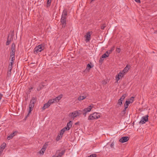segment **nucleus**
Returning a JSON list of instances; mask_svg holds the SVG:
<instances>
[{
	"mask_svg": "<svg viewBox=\"0 0 157 157\" xmlns=\"http://www.w3.org/2000/svg\"><path fill=\"white\" fill-rule=\"evenodd\" d=\"M94 107V105L93 104H91L90 105L88 106L87 108H84L83 109L82 111L83 112H86V113H88L90 112L91 110Z\"/></svg>",
	"mask_w": 157,
	"mask_h": 157,
	"instance_id": "obj_7",
	"label": "nucleus"
},
{
	"mask_svg": "<svg viewBox=\"0 0 157 157\" xmlns=\"http://www.w3.org/2000/svg\"><path fill=\"white\" fill-rule=\"evenodd\" d=\"M100 113L94 112L89 116L88 119L89 120L97 119L100 117Z\"/></svg>",
	"mask_w": 157,
	"mask_h": 157,
	"instance_id": "obj_1",
	"label": "nucleus"
},
{
	"mask_svg": "<svg viewBox=\"0 0 157 157\" xmlns=\"http://www.w3.org/2000/svg\"><path fill=\"white\" fill-rule=\"evenodd\" d=\"M67 11L66 9H64L62 13L61 17L63 18H66V16L67 15Z\"/></svg>",
	"mask_w": 157,
	"mask_h": 157,
	"instance_id": "obj_15",
	"label": "nucleus"
},
{
	"mask_svg": "<svg viewBox=\"0 0 157 157\" xmlns=\"http://www.w3.org/2000/svg\"><path fill=\"white\" fill-rule=\"evenodd\" d=\"M63 95H60L59 96H58L56 97L55 98H53L55 102H58L59 101V100H60L61 98L62 97Z\"/></svg>",
	"mask_w": 157,
	"mask_h": 157,
	"instance_id": "obj_16",
	"label": "nucleus"
},
{
	"mask_svg": "<svg viewBox=\"0 0 157 157\" xmlns=\"http://www.w3.org/2000/svg\"><path fill=\"white\" fill-rule=\"evenodd\" d=\"M51 1L52 0H47V7L49 6L50 5Z\"/></svg>",
	"mask_w": 157,
	"mask_h": 157,
	"instance_id": "obj_30",
	"label": "nucleus"
},
{
	"mask_svg": "<svg viewBox=\"0 0 157 157\" xmlns=\"http://www.w3.org/2000/svg\"><path fill=\"white\" fill-rule=\"evenodd\" d=\"M95 0H91V2H92V1H95Z\"/></svg>",
	"mask_w": 157,
	"mask_h": 157,
	"instance_id": "obj_48",
	"label": "nucleus"
},
{
	"mask_svg": "<svg viewBox=\"0 0 157 157\" xmlns=\"http://www.w3.org/2000/svg\"><path fill=\"white\" fill-rule=\"evenodd\" d=\"M86 98V96H80L78 98V100L81 101L85 99Z\"/></svg>",
	"mask_w": 157,
	"mask_h": 157,
	"instance_id": "obj_23",
	"label": "nucleus"
},
{
	"mask_svg": "<svg viewBox=\"0 0 157 157\" xmlns=\"http://www.w3.org/2000/svg\"><path fill=\"white\" fill-rule=\"evenodd\" d=\"M11 73V70H9L7 72V75L8 76H10V75Z\"/></svg>",
	"mask_w": 157,
	"mask_h": 157,
	"instance_id": "obj_37",
	"label": "nucleus"
},
{
	"mask_svg": "<svg viewBox=\"0 0 157 157\" xmlns=\"http://www.w3.org/2000/svg\"><path fill=\"white\" fill-rule=\"evenodd\" d=\"M67 130H66V129L65 128H63L62 129L60 132V136H63V135L64 133V132H65V131Z\"/></svg>",
	"mask_w": 157,
	"mask_h": 157,
	"instance_id": "obj_25",
	"label": "nucleus"
},
{
	"mask_svg": "<svg viewBox=\"0 0 157 157\" xmlns=\"http://www.w3.org/2000/svg\"><path fill=\"white\" fill-rule=\"evenodd\" d=\"M114 145V143L113 142L110 145V147H111L112 148L113 147Z\"/></svg>",
	"mask_w": 157,
	"mask_h": 157,
	"instance_id": "obj_39",
	"label": "nucleus"
},
{
	"mask_svg": "<svg viewBox=\"0 0 157 157\" xmlns=\"http://www.w3.org/2000/svg\"><path fill=\"white\" fill-rule=\"evenodd\" d=\"M155 32L157 33V30L155 31Z\"/></svg>",
	"mask_w": 157,
	"mask_h": 157,
	"instance_id": "obj_49",
	"label": "nucleus"
},
{
	"mask_svg": "<svg viewBox=\"0 0 157 157\" xmlns=\"http://www.w3.org/2000/svg\"><path fill=\"white\" fill-rule=\"evenodd\" d=\"M103 58H102V57L101 56V57L99 61H103V59H104Z\"/></svg>",
	"mask_w": 157,
	"mask_h": 157,
	"instance_id": "obj_44",
	"label": "nucleus"
},
{
	"mask_svg": "<svg viewBox=\"0 0 157 157\" xmlns=\"http://www.w3.org/2000/svg\"><path fill=\"white\" fill-rule=\"evenodd\" d=\"M50 106V105L49 104H48V103L47 102V103H45L44 105L42 107V109L43 110H44L48 108Z\"/></svg>",
	"mask_w": 157,
	"mask_h": 157,
	"instance_id": "obj_20",
	"label": "nucleus"
},
{
	"mask_svg": "<svg viewBox=\"0 0 157 157\" xmlns=\"http://www.w3.org/2000/svg\"><path fill=\"white\" fill-rule=\"evenodd\" d=\"M11 39H9L8 38L7 39V41L6 42V45H9L10 43L11 42Z\"/></svg>",
	"mask_w": 157,
	"mask_h": 157,
	"instance_id": "obj_34",
	"label": "nucleus"
},
{
	"mask_svg": "<svg viewBox=\"0 0 157 157\" xmlns=\"http://www.w3.org/2000/svg\"><path fill=\"white\" fill-rule=\"evenodd\" d=\"M126 109H125V107H124V108L123 111L122 112L124 114L126 113Z\"/></svg>",
	"mask_w": 157,
	"mask_h": 157,
	"instance_id": "obj_40",
	"label": "nucleus"
},
{
	"mask_svg": "<svg viewBox=\"0 0 157 157\" xmlns=\"http://www.w3.org/2000/svg\"><path fill=\"white\" fill-rule=\"evenodd\" d=\"M15 44L13 43L12 44L11 46V50H15Z\"/></svg>",
	"mask_w": 157,
	"mask_h": 157,
	"instance_id": "obj_36",
	"label": "nucleus"
},
{
	"mask_svg": "<svg viewBox=\"0 0 157 157\" xmlns=\"http://www.w3.org/2000/svg\"><path fill=\"white\" fill-rule=\"evenodd\" d=\"M116 51L118 53H120L121 52V49L120 48H117Z\"/></svg>",
	"mask_w": 157,
	"mask_h": 157,
	"instance_id": "obj_38",
	"label": "nucleus"
},
{
	"mask_svg": "<svg viewBox=\"0 0 157 157\" xmlns=\"http://www.w3.org/2000/svg\"><path fill=\"white\" fill-rule=\"evenodd\" d=\"M72 121H70L67 124L66 127H65L64 128L67 130H68L70 129L72 126Z\"/></svg>",
	"mask_w": 157,
	"mask_h": 157,
	"instance_id": "obj_12",
	"label": "nucleus"
},
{
	"mask_svg": "<svg viewBox=\"0 0 157 157\" xmlns=\"http://www.w3.org/2000/svg\"><path fill=\"white\" fill-rule=\"evenodd\" d=\"M106 26V24H103L101 26V29H104Z\"/></svg>",
	"mask_w": 157,
	"mask_h": 157,
	"instance_id": "obj_35",
	"label": "nucleus"
},
{
	"mask_svg": "<svg viewBox=\"0 0 157 157\" xmlns=\"http://www.w3.org/2000/svg\"><path fill=\"white\" fill-rule=\"evenodd\" d=\"M14 133L13 132L11 134L9 135V136H8L7 137V139L9 140H10V139H12L14 136Z\"/></svg>",
	"mask_w": 157,
	"mask_h": 157,
	"instance_id": "obj_22",
	"label": "nucleus"
},
{
	"mask_svg": "<svg viewBox=\"0 0 157 157\" xmlns=\"http://www.w3.org/2000/svg\"><path fill=\"white\" fill-rule=\"evenodd\" d=\"M135 1L138 3H140V0H135Z\"/></svg>",
	"mask_w": 157,
	"mask_h": 157,
	"instance_id": "obj_41",
	"label": "nucleus"
},
{
	"mask_svg": "<svg viewBox=\"0 0 157 157\" xmlns=\"http://www.w3.org/2000/svg\"><path fill=\"white\" fill-rule=\"evenodd\" d=\"M33 89V88L32 87H31L29 89V90H30V91H31V90Z\"/></svg>",
	"mask_w": 157,
	"mask_h": 157,
	"instance_id": "obj_46",
	"label": "nucleus"
},
{
	"mask_svg": "<svg viewBox=\"0 0 157 157\" xmlns=\"http://www.w3.org/2000/svg\"><path fill=\"white\" fill-rule=\"evenodd\" d=\"M87 113L86 112H83V113H82V114L83 115L85 116H86V113Z\"/></svg>",
	"mask_w": 157,
	"mask_h": 157,
	"instance_id": "obj_42",
	"label": "nucleus"
},
{
	"mask_svg": "<svg viewBox=\"0 0 157 157\" xmlns=\"http://www.w3.org/2000/svg\"><path fill=\"white\" fill-rule=\"evenodd\" d=\"M34 105H32L31 104H30L29 105V110L28 112V114H30L31 113V111L33 110V108L34 107Z\"/></svg>",
	"mask_w": 157,
	"mask_h": 157,
	"instance_id": "obj_19",
	"label": "nucleus"
},
{
	"mask_svg": "<svg viewBox=\"0 0 157 157\" xmlns=\"http://www.w3.org/2000/svg\"><path fill=\"white\" fill-rule=\"evenodd\" d=\"M44 44L39 45L34 48V52L35 54H37L44 50Z\"/></svg>",
	"mask_w": 157,
	"mask_h": 157,
	"instance_id": "obj_2",
	"label": "nucleus"
},
{
	"mask_svg": "<svg viewBox=\"0 0 157 157\" xmlns=\"http://www.w3.org/2000/svg\"><path fill=\"white\" fill-rule=\"evenodd\" d=\"M13 64L11 63L9 64L8 67V70H12V67H13Z\"/></svg>",
	"mask_w": 157,
	"mask_h": 157,
	"instance_id": "obj_33",
	"label": "nucleus"
},
{
	"mask_svg": "<svg viewBox=\"0 0 157 157\" xmlns=\"http://www.w3.org/2000/svg\"><path fill=\"white\" fill-rule=\"evenodd\" d=\"M48 146L47 144H45L43 146L42 148L38 152L41 155H43Z\"/></svg>",
	"mask_w": 157,
	"mask_h": 157,
	"instance_id": "obj_8",
	"label": "nucleus"
},
{
	"mask_svg": "<svg viewBox=\"0 0 157 157\" xmlns=\"http://www.w3.org/2000/svg\"><path fill=\"white\" fill-rule=\"evenodd\" d=\"M79 123L78 122H77L75 123V124L76 125H77Z\"/></svg>",
	"mask_w": 157,
	"mask_h": 157,
	"instance_id": "obj_47",
	"label": "nucleus"
},
{
	"mask_svg": "<svg viewBox=\"0 0 157 157\" xmlns=\"http://www.w3.org/2000/svg\"><path fill=\"white\" fill-rule=\"evenodd\" d=\"M66 18H63L61 17L60 22L61 24L62 25L63 27H65L66 25Z\"/></svg>",
	"mask_w": 157,
	"mask_h": 157,
	"instance_id": "obj_9",
	"label": "nucleus"
},
{
	"mask_svg": "<svg viewBox=\"0 0 157 157\" xmlns=\"http://www.w3.org/2000/svg\"><path fill=\"white\" fill-rule=\"evenodd\" d=\"M148 115H146L142 117L141 118V120L140 122V123L142 124H143L145 123L148 120Z\"/></svg>",
	"mask_w": 157,
	"mask_h": 157,
	"instance_id": "obj_5",
	"label": "nucleus"
},
{
	"mask_svg": "<svg viewBox=\"0 0 157 157\" xmlns=\"http://www.w3.org/2000/svg\"><path fill=\"white\" fill-rule=\"evenodd\" d=\"M129 139V137L128 136L123 137L120 139L119 141L122 143H123L128 141Z\"/></svg>",
	"mask_w": 157,
	"mask_h": 157,
	"instance_id": "obj_11",
	"label": "nucleus"
},
{
	"mask_svg": "<svg viewBox=\"0 0 157 157\" xmlns=\"http://www.w3.org/2000/svg\"><path fill=\"white\" fill-rule=\"evenodd\" d=\"M133 100L132 101H126L125 102V103L124 104V107H125V109H127L128 106L129 104L131 103L132 102Z\"/></svg>",
	"mask_w": 157,
	"mask_h": 157,
	"instance_id": "obj_18",
	"label": "nucleus"
},
{
	"mask_svg": "<svg viewBox=\"0 0 157 157\" xmlns=\"http://www.w3.org/2000/svg\"><path fill=\"white\" fill-rule=\"evenodd\" d=\"M15 50H11L10 56H14Z\"/></svg>",
	"mask_w": 157,
	"mask_h": 157,
	"instance_id": "obj_32",
	"label": "nucleus"
},
{
	"mask_svg": "<svg viewBox=\"0 0 157 157\" xmlns=\"http://www.w3.org/2000/svg\"><path fill=\"white\" fill-rule=\"evenodd\" d=\"M48 104H49V105H50L51 104L55 103V102L54 101V99L53 98L52 99H49L48 101Z\"/></svg>",
	"mask_w": 157,
	"mask_h": 157,
	"instance_id": "obj_21",
	"label": "nucleus"
},
{
	"mask_svg": "<svg viewBox=\"0 0 157 157\" xmlns=\"http://www.w3.org/2000/svg\"><path fill=\"white\" fill-rule=\"evenodd\" d=\"M52 157H53V156H52Z\"/></svg>",
	"mask_w": 157,
	"mask_h": 157,
	"instance_id": "obj_50",
	"label": "nucleus"
},
{
	"mask_svg": "<svg viewBox=\"0 0 157 157\" xmlns=\"http://www.w3.org/2000/svg\"><path fill=\"white\" fill-rule=\"evenodd\" d=\"M93 67V66H92L90 64H87V67H86V70H85V71L86 70H89L92 67Z\"/></svg>",
	"mask_w": 157,
	"mask_h": 157,
	"instance_id": "obj_26",
	"label": "nucleus"
},
{
	"mask_svg": "<svg viewBox=\"0 0 157 157\" xmlns=\"http://www.w3.org/2000/svg\"><path fill=\"white\" fill-rule=\"evenodd\" d=\"M125 98V96H124V95H123L121 97V98L118 100L117 104L120 106H121L122 105L123 101L124 100Z\"/></svg>",
	"mask_w": 157,
	"mask_h": 157,
	"instance_id": "obj_13",
	"label": "nucleus"
},
{
	"mask_svg": "<svg viewBox=\"0 0 157 157\" xmlns=\"http://www.w3.org/2000/svg\"><path fill=\"white\" fill-rule=\"evenodd\" d=\"M130 68V66L128 64H127L126 67L123 70L121 71L125 75L128 71L129 70Z\"/></svg>",
	"mask_w": 157,
	"mask_h": 157,
	"instance_id": "obj_10",
	"label": "nucleus"
},
{
	"mask_svg": "<svg viewBox=\"0 0 157 157\" xmlns=\"http://www.w3.org/2000/svg\"><path fill=\"white\" fill-rule=\"evenodd\" d=\"M125 75L121 71L115 77V79L117 82L120 79H121Z\"/></svg>",
	"mask_w": 157,
	"mask_h": 157,
	"instance_id": "obj_4",
	"label": "nucleus"
},
{
	"mask_svg": "<svg viewBox=\"0 0 157 157\" xmlns=\"http://www.w3.org/2000/svg\"><path fill=\"white\" fill-rule=\"evenodd\" d=\"M81 110L76 111H75L69 114V116L72 117L73 119L78 116L79 115L81 114V113H80V112H81Z\"/></svg>",
	"mask_w": 157,
	"mask_h": 157,
	"instance_id": "obj_3",
	"label": "nucleus"
},
{
	"mask_svg": "<svg viewBox=\"0 0 157 157\" xmlns=\"http://www.w3.org/2000/svg\"><path fill=\"white\" fill-rule=\"evenodd\" d=\"M133 98H134L133 97H132L130 99V101H132L133 100Z\"/></svg>",
	"mask_w": 157,
	"mask_h": 157,
	"instance_id": "obj_45",
	"label": "nucleus"
},
{
	"mask_svg": "<svg viewBox=\"0 0 157 157\" xmlns=\"http://www.w3.org/2000/svg\"><path fill=\"white\" fill-rule=\"evenodd\" d=\"M114 50V47H112V48H111V49L110 50L108 51L107 52H108V54L109 55V54H110Z\"/></svg>",
	"mask_w": 157,
	"mask_h": 157,
	"instance_id": "obj_31",
	"label": "nucleus"
},
{
	"mask_svg": "<svg viewBox=\"0 0 157 157\" xmlns=\"http://www.w3.org/2000/svg\"><path fill=\"white\" fill-rule=\"evenodd\" d=\"M2 96L3 94L0 93V100L1 99Z\"/></svg>",
	"mask_w": 157,
	"mask_h": 157,
	"instance_id": "obj_43",
	"label": "nucleus"
},
{
	"mask_svg": "<svg viewBox=\"0 0 157 157\" xmlns=\"http://www.w3.org/2000/svg\"><path fill=\"white\" fill-rule=\"evenodd\" d=\"M10 57L11 59L10 63L13 64L14 61V56H10Z\"/></svg>",
	"mask_w": 157,
	"mask_h": 157,
	"instance_id": "obj_28",
	"label": "nucleus"
},
{
	"mask_svg": "<svg viewBox=\"0 0 157 157\" xmlns=\"http://www.w3.org/2000/svg\"><path fill=\"white\" fill-rule=\"evenodd\" d=\"M91 32H88L84 36V37L86 38L85 41L86 43L89 41L91 39Z\"/></svg>",
	"mask_w": 157,
	"mask_h": 157,
	"instance_id": "obj_6",
	"label": "nucleus"
},
{
	"mask_svg": "<svg viewBox=\"0 0 157 157\" xmlns=\"http://www.w3.org/2000/svg\"><path fill=\"white\" fill-rule=\"evenodd\" d=\"M62 136H60V134H59L57 136V137H56V140L57 141H58L61 138H62Z\"/></svg>",
	"mask_w": 157,
	"mask_h": 157,
	"instance_id": "obj_29",
	"label": "nucleus"
},
{
	"mask_svg": "<svg viewBox=\"0 0 157 157\" xmlns=\"http://www.w3.org/2000/svg\"><path fill=\"white\" fill-rule=\"evenodd\" d=\"M65 152V150H63L61 152L59 153L58 152V151H57L56 153H59V154L57 155H56V154L55 155L53 156V157H61L64 154Z\"/></svg>",
	"mask_w": 157,
	"mask_h": 157,
	"instance_id": "obj_14",
	"label": "nucleus"
},
{
	"mask_svg": "<svg viewBox=\"0 0 157 157\" xmlns=\"http://www.w3.org/2000/svg\"><path fill=\"white\" fill-rule=\"evenodd\" d=\"M36 98H35L33 97L30 101V104L33 105H34V104L36 103Z\"/></svg>",
	"mask_w": 157,
	"mask_h": 157,
	"instance_id": "obj_17",
	"label": "nucleus"
},
{
	"mask_svg": "<svg viewBox=\"0 0 157 157\" xmlns=\"http://www.w3.org/2000/svg\"><path fill=\"white\" fill-rule=\"evenodd\" d=\"M6 146V144L5 143H3L0 146V148L4 150Z\"/></svg>",
	"mask_w": 157,
	"mask_h": 157,
	"instance_id": "obj_27",
	"label": "nucleus"
},
{
	"mask_svg": "<svg viewBox=\"0 0 157 157\" xmlns=\"http://www.w3.org/2000/svg\"><path fill=\"white\" fill-rule=\"evenodd\" d=\"M109 55L108 54V52H106L105 54H103L102 56V58H105L108 57Z\"/></svg>",
	"mask_w": 157,
	"mask_h": 157,
	"instance_id": "obj_24",
	"label": "nucleus"
}]
</instances>
